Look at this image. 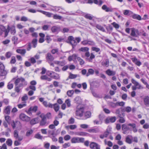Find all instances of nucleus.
Segmentation results:
<instances>
[{"label":"nucleus","instance_id":"obj_1","mask_svg":"<svg viewBox=\"0 0 149 149\" xmlns=\"http://www.w3.org/2000/svg\"><path fill=\"white\" fill-rule=\"evenodd\" d=\"M131 82L133 84H134V85L132 86V89L133 91L131 92V95L132 97H134L136 95V92L134 91L136 90V89H143V87L134 79H132Z\"/></svg>","mask_w":149,"mask_h":149},{"label":"nucleus","instance_id":"obj_2","mask_svg":"<svg viewBox=\"0 0 149 149\" xmlns=\"http://www.w3.org/2000/svg\"><path fill=\"white\" fill-rule=\"evenodd\" d=\"M84 109L85 108L83 107L78 108V106L77 107L75 113V115L77 117V118H79L83 117L85 111Z\"/></svg>","mask_w":149,"mask_h":149},{"label":"nucleus","instance_id":"obj_3","mask_svg":"<svg viewBox=\"0 0 149 149\" xmlns=\"http://www.w3.org/2000/svg\"><path fill=\"white\" fill-rule=\"evenodd\" d=\"M65 42L71 44L73 48L77 45V43L74 39V37L72 36H69L68 37V39L66 40Z\"/></svg>","mask_w":149,"mask_h":149},{"label":"nucleus","instance_id":"obj_4","mask_svg":"<svg viewBox=\"0 0 149 149\" xmlns=\"http://www.w3.org/2000/svg\"><path fill=\"white\" fill-rule=\"evenodd\" d=\"M27 84V82H24L22 84H19V85L15 86V91L16 92L19 93L21 91L23 87L26 85Z\"/></svg>","mask_w":149,"mask_h":149},{"label":"nucleus","instance_id":"obj_5","mask_svg":"<svg viewBox=\"0 0 149 149\" xmlns=\"http://www.w3.org/2000/svg\"><path fill=\"white\" fill-rule=\"evenodd\" d=\"M115 113L118 115V116L120 118L119 120V122L120 123H124L125 121V118L123 117L125 116H123L121 115V113H120V111L119 109H117L116 110Z\"/></svg>","mask_w":149,"mask_h":149},{"label":"nucleus","instance_id":"obj_6","mask_svg":"<svg viewBox=\"0 0 149 149\" xmlns=\"http://www.w3.org/2000/svg\"><path fill=\"white\" fill-rule=\"evenodd\" d=\"M20 119L22 121L29 122L30 120V118L24 113H22L19 115Z\"/></svg>","mask_w":149,"mask_h":149},{"label":"nucleus","instance_id":"obj_7","mask_svg":"<svg viewBox=\"0 0 149 149\" xmlns=\"http://www.w3.org/2000/svg\"><path fill=\"white\" fill-rule=\"evenodd\" d=\"M116 117L115 116L107 117L105 120V122L107 124L110 123H113L116 121Z\"/></svg>","mask_w":149,"mask_h":149},{"label":"nucleus","instance_id":"obj_8","mask_svg":"<svg viewBox=\"0 0 149 149\" xmlns=\"http://www.w3.org/2000/svg\"><path fill=\"white\" fill-rule=\"evenodd\" d=\"M21 82L19 84H22L24 82H27L26 81H25L24 78L21 77L19 78H18L16 79L14 82V84H15V86L17 85H19V83Z\"/></svg>","mask_w":149,"mask_h":149},{"label":"nucleus","instance_id":"obj_9","mask_svg":"<svg viewBox=\"0 0 149 149\" xmlns=\"http://www.w3.org/2000/svg\"><path fill=\"white\" fill-rule=\"evenodd\" d=\"M89 146L90 148L91 149H100V146L94 142H91Z\"/></svg>","mask_w":149,"mask_h":149},{"label":"nucleus","instance_id":"obj_10","mask_svg":"<svg viewBox=\"0 0 149 149\" xmlns=\"http://www.w3.org/2000/svg\"><path fill=\"white\" fill-rule=\"evenodd\" d=\"M51 30L53 33H58L60 31V27L58 26H53L52 27Z\"/></svg>","mask_w":149,"mask_h":149},{"label":"nucleus","instance_id":"obj_11","mask_svg":"<svg viewBox=\"0 0 149 149\" xmlns=\"http://www.w3.org/2000/svg\"><path fill=\"white\" fill-rule=\"evenodd\" d=\"M122 130L123 131V133L125 134L127 133V132L130 130V128L128 126V124H124L122 125Z\"/></svg>","mask_w":149,"mask_h":149},{"label":"nucleus","instance_id":"obj_12","mask_svg":"<svg viewBox=\"0 0 149 149\" xmlns=\"http://www.w3.org/2000/svg\"><path fill=\"white\" fill-rule=\"evenodd\" d=\"M49 123V122L46 121L45 117L41 119L40 123V125L41 126H46L48 125Z\"/></svg>","mask_w":149,"mask_h":149},{"label":"nucleus","instance_id":"obj_13","mask_svg":"<svg viewBox=\"0 0 149 149\" xmlns=\"http://www.w3.org/2000/svg\"><path fill=\"white\" fill-rule=\"evenodd\" d=\"M144 104L147 107H149V96H145L143 98Z\"/></svg>","mask_w":149,"mask_h":149},{"label":"nucleus","instance_id":"obj_14","mask_svg":"<svg viewBox=\"0 0 149 149\" xmlns=\"http://www.w3.org/2000/svg\"><path fill=\"white\" fill-rule=\"evenodd\" d=\"M52 6L54 8V9L52 10L53 11H57L60 13L64 14V13L62 12V10H63V9L61 8L60 7L54 6Z\"/></svg>","mask_w":149,"mask_h":149},{"label":"nucleus","instance_id":"obj_15","mask_svg":"<svg viewBox=\"0 0 149 149\" xmlns=\"http://www.w3.org/2000/svg\"><path fill=\"white\" fill-rule=\"evenodd\" d=\"M84 116L82 118V119H86L90 118L91 116V113L90 111H87L84 113Z\"/></svg>","mask_w":149,"mask_h":149},{"label":"nucleus","instance_id":"obj_16","mask_svg":"<svg viewBox=\"0 0 149 149\" xmlns=\"http://www.w3.org/2000/svg\"><path fill=\"white\" fill-rule=\"evenodd\" d=\"M37 11L42 13L43 14L46 15L47 17H51L52 15H53V13H51L43 10H37Z\"/></svg>","mask_w":149,"mask_h":149},{"label":"nucleus","instance_id":"obj_17","mask_svg":"<svg viewBox=\"0 0 149 149\" xmlns=\"http://www.w3.org/2000/svg\"><path fill=\"white\" fill-rule=\"evenodd\" d=\"M46 58L47 60L50 61H52L54 59L53 56L50 53H48L46 55Z\"/></svg>","mask_w":149,"mask_h":149},{"label":"nucleus","instance_id":"obj_18","mask_svg":"<svg viewBox=\"0 0 149 149\" xmlns=\"http://www.w3.org/2000/svg\"><path fill=\"white\" fill-rule=\"evenodd\" d=\"M132 136L128 135L126 137L125 141L127 143L130 144L132 142Z\"/></svg>","mask_w":149,"mask_h":149},{"label":"nucleus","instance_id":"obj_19","mask_svg":"<svg viewBox=\"0 0 149 149\" xmlns=\"http://www.w3.org/2000/svg\"><path fill=\"white\" fill-rule=\"evenodd\" d=\"M30 121V124L31 125H34L38 123L39 120V118L37 117L34 118Z\"/></svg>","mask_w":149,"mask_h":149},{"label":"nucleus","instance_id":"obj_20","mask_svg":"<svg viewBox=\"0 0 149 149\" xmlns=\"http://www.w3.org/2000/svg\"><path fill=\"white\" fill-rule=\"evenodd\" d=\"M38 109V107L36 106H34L33 108L32 107H30L28 110L26 112L28 113L29 114L31 113V111H33L35 112H36Z\"/></svg>","mask_w":149,"mask_h":149},{"label":"nucleus","instance_id":"obj_21","mask_svg":"<svg viewBox=\"0 0 149 149\" xmlns=\"http://www.w3.org/2000/svg\"><path fill=\"white\" fill-rule=\"evenodd\" d=\"M133 62L135 63L137 65L139 66L141 64V62L138 61L136 58H132Z\"/></svg>","mask_w":149,"mask_h":149},{"label":"nucleus","instance_id":"obj_22","mask_svg":"<svg viewBox=\"0 0 149 149\" xmlns=\"http://www.w3.org/2000/svg\"><path fill=\"white\" fill-rule=\"evenodd\" d=\"M74 101L75 103L79 104H81L82 103L81 100L79 96L76 97L74 99Z\"/></svg>","mask_w":149,"mask_h":149},{"label":"nucleus","instance_id":"obj_23","mask_svg":"<svg viewBox=\"0 0 149 149\" xmlns=\"http://www.w3.org/2000/svg\"><path fill=\"white\" fill-rule=\"evenodd\" d=\"M7 74V71L5 68L1 69L0 70V76H5Z\"/></svg>","mask_w":149,"mask_h":149},{"label":"nucleus","instance_id":"obj_24","mask_svg":"<svg viewBox=\"0 0 149 149\" xmlns=\"http://www.w3.org/2000/svg\"><path fill=\"white\" fill-rule=\"evenodd\" d=\"M106 73L109 76H113L116 74L115 72L111 70L110 69L107 70L106 71Z\"/></svg>","mask_w":149,"mask_h":149},{"label":"nucleus","instance_id":"obj_25","mask_svg":"<svg viewBox=\"0 0 149 149\" xmlns=\"http://www.w3.org/2000/svg\"><path fill=\"white\" fill-rule=\"evenodd\" d=\"M95 27L99 30L103 32H105L106 31L104 28L101 25L99 24L95 25Z\"/></svg>","mask_w":149,"mask_h":149},{"label":"nucleus","instance_id":"obj_26","mask_svg":"<svg viewBox=\"0 0 149 149\" xmlns=\"http://www.w3.org/2000/svg\"><path fill=\"white\" fill-rule=\"evenodd\" d=\"M16 51L17 53L20 54L22 55H24L26 53L25 49H18L16 50Z\"/></svg>","mask_w":149,"mask_h":149},{"label":"nucleus","instance_id":"obj_27","mask_svg":"<svg viewBox=\"0 0 149 149\" xmlns=\"http://www.w3.org/2000/svg\"><path fill=\"white\" fill-rule=\"evenodd\" d=\"M125 107H120L119 109L120 111V113H121V115H122L123 116H125V114L124 112L126 111Z\"/></svg>","mask_w":149,"mask_h":149},{"label":"nucleus","instance_id":"obj_28","mask_svg":"<svg viewBox=\"0 0 149 149\" xmlns=\"http://www.w3.org/2000/svg\"><path fill=\"white\" fill-rule=\"evenodd\" d=\"M102 8L107 12H111L112 11L111 8L107 7V6L105 5H103L102 6Z\"/></svg>","mask_w":149,"mask_h":149},{"label":"nucleus","instance_id":"obj_29","mask_svg":"<svg viewBox=\"0 0 149 149\" xmlns=\"http://www.w3.org/2000/svg\"><path fill=\"white\" fill-rule=\"evenodd\" d=\"M53 75L51 76V77L56 79H60V77L59 75L54 72H52Z\"/></svg>","mask_w":149,"mask_h":149},{"label":"nucleus","instance_id":"obj_30","mask_svg":"<svg viewBox=\"0 0 149 149\" xmlns=\"http://www.w3.org/2000/svg\"><path fill=\"white\" fill-rule=\"evenodd\" d=\"M10 106H8L5 109L4 111V112L7 115H9L10 113Z\"/></svg>","mask_w":149,"mask_h":149},{"label":"nucleus","instance_id":"obj_31","mask_svg":"<svg viewBox=\"0 0 149 149\" xmlns=\"http://www.w3.org/2000/svg\"><path fill=\"white\" fill-rule=\"evenodd\" d=\"M102 65L103 66L108 67L109 66V61L108 59H106L104 61H103L102 62Z\"/></svg>","mask_w":149,"mask_h":149},{"label":"nucleus","instance_id":"obj_32","mask_svg":"<svg viewBox=\"0 0 149 149\" xmlns=\"http://www.w3.org/2000/svg\"><path fill=\"white\" fill-rule=\"evenodd\" d=\"M132 17L134 19H137L140 20L141 19V16L139 15L136 14H134L132 16Z\"/></svg>","mask_w":149,"mask_h":149},{"label":"nucleus","instance_id":"obj_33","mask_svg":"<svg viewBox=\"0 0 149 149\" xmlns=\"http://www.w3.org/2000/svg\"><path fill=\"white\" fill-rule=\"evenodd\" d=\"M95 58V55L93 54V53H91V55L89 58H87L86 59L88 60L89 62H91L92 61V60L93 59Z\"/></svg>","mask_w":149,"mask_h":149},{"label":"nucleus","instance_id":"obj_34","mask_svg":"<svg viewBox=\"0 0 149 149\" xmlns=\"http://www.w3.org/2000/svg\"><path fill=\"white\" fill-rule=\"evenodd\" d=\"M94 73V71L92 69H89L88 70V72L86 74V76L88 77L90 75H92Z\"/></svg>","mask_w":149,"mask_h":149},{"label":"nucleus","instance_id":"obj_35","mask_svg":"<svg viewBox=\"0 0 149 149\" xmlns=\"http://www.w3.org/2000/svg\"><path fill=\"white\" fill-rule=\"evenodd\" d=\"M131 35L133 37H137V35L136 34V33L135 29L134 28H132V29Z\"/></svg>","mask_w":149,"mask_h":149},{"label":"nucleus","instance_id":"obj_36","mask_svg":"<svg viewBox=\"0 0 149 149\" xmlns=\"http://www.w3.org/2000/svg\"><path fill=\"white\" fill-rule=\"evenodd\" d=\"M10 31V26L9 25L7 26V29H6L3 31L5 32V37H6L8 35V33Z\"/></svg>","mask_w":149,"mask_h":149},{"label":"nucleus","instance_id":"obj_37","mask_svg":"<svg viewBox=\"0 0 149 149\" xmlns=\"http://www.w3.org/2000/svg\"><path fill=\"white\" fill-rule=\"evenodd\" d=\"M89 48L88 47H81L79 49V51L82 52H87L88 51Z\"/></svg>","mask_w":149,"mask_h":149},{"label":"nucleus","instance_id":"obj_38","mask_svg":"<svg viewBox=\"0 0 149 149\" xmlns=\"http://www.w3.org/2000/svg\"><path fill=\"white\" fill-rule=\"evenodd\" d=\"M37 39L35 38L33 39L32 41V43L33 45V47L35 48L37 45Z\"/></svg>","mask_w":149,"mask_h":149},{"label":"nucleus","instance_id":"obj_39","mask_svg":"<svg viewBox=\"0 0 149 149\" xmlns=\"http://www.w3.org/2000/svg\"><path fill=\"white\" fill-rule=\"evenodd\" d=\"M53 17L54 19L60 20L62 18L61 16L59 15L56 14L54 15Z\"/></svg>","mask_w":149,"mask_h":149},{"label":"nucleus","instance_id":"obj_40","mask_svg":"<svg viewBox=\"0 0 149 149\" xmlns=\"http://www.w3.org/2000/svg\"><path fill=\"white\" fill-rule=\"evenodd\" d=\"M84 17L86 19L89 20H92L93 19V17L91 14H86L84 15Z\"/></svg>","mask_w":149,"mask_h":149},{"label":"nucleus","instance_id":"obj_41","mask_svg":"<svg viewBox=\"0 0 149 149\" xmlns=\"http://www.w3.org/2000/svg\"><path fill=\"white\" fill-rule=\"evenodd\" d=\"M74 93V91L73 90H69L67 91V94L70 97H72Z\"/></svg>","mask_w":149,"mask_h":149},{"label":"nucleus","instance_id":"obj_42","mask_svg":"<svg viewBox=\"0 0 149 149\" xmlns=\"http://www.w3.org/2000/svg\"><path fill=\"white\" fill-rule=\"evenodd\" d=\"M71 142L72 143H78V137L73 138L71 140Z\"/></svg>","mask_w":149,"mask_h":149},{"label":"nucleus","instance_id":"obj_43","mask_svg":"<svg viewBox=\"0 0 149 149\" xmlns=\"http://www.w3.org/2000/svg\"><path fill=\"white\" fill-rule=\"evenodd\" d=\"M110 130H109L108 129H107L106 131L104 132V134L105 137H107L108 135L110 134Z\"/></svg>","mask_w":149,"mask_h":149},{"label":"nucleus","instance_id":"obj_44","mask_svg":"<svg viewBox=\"0 0 149 149\" xmlns=\"http://www.w3.org/2000/svg\"><path fill=\"white\" fill-rule=\"evenodd\" d=\"M10 30L11 34L14 33H15L16 32L15 26H12L10 27Z\"/></svg>","mask_w":149,"mask_h":149},{"label":"nucleus","instance_id":"obj_45","mask_svg":"<svg viewBox=\"0 0 149 149\" xmlns=\"http://www.w3.org/2000/svg\"><path fill=\"white\" fill-rule=\"evenodd\" d=\"M53 108L56 112H57L59 109V106L57 103L54 104Z\"/></svg>","mask_w":149,"mask_h":149},{"label":"nucleus","instance_id":"obj_46","mask_svg":"<svg viewBox=\"0 0 149 149\" xmlns=\"http://www.w3.org/2000/svg\"><path fill=\"white\" fill-rule=\"evenodd\" d=\"M45 40L47 41V43H49L51 41L52 39L51 38L49 35H47L46 36Z\"/></svg>","mask_w":149,"mask_h":149},{"label":"nucleus","instance_id":"obj_47","mask_svg":"<svg viewBox=\"0 0 149 149\" xmlns=\"http://www.w3.org/2000/svg\"><path fill=\"white\" fill-rule=\"evenodd\" d=\"M6 143L7 145L9 146H11L12 144V141L11 139H8L6 141Z\"/></svg>","mask_w":149,"mask_h":149},{"label":"nucleus","instance_id":"obj_48","mask_svg":"<svg viewBox=\"0 0 149 149\" xmlns=\"http://www.w3.org/2000/svg\"><path fill=\"white\" fill-rule=\"evenodd\" d=\"M12 55L11 52H8L5 54V56L7 58H8L10 57Z\"/></svg>","mask_w":149,"mask_h":149},{"label":"nucleus","instance_id":"obj_49","mask_svg":"<svg viewBox=\"0 0 149 149\" xmlns=\"http://www.w3.org/2000/svg\"><path fill=\"white\" fill-rule=\"evenodd\" d=\"M14 137L16 139H17L18 138L19 135L17 131L16 130H15L14 132Z\"/></svg>","mask_w":149,"mask_h":149},{"label":"nucleus","instance_id":"obj_50","mask_svg":"<svg viewBox=\"0 0 149 149\" xmlns=\"http://www.w3.org/2000/svg\"><path fill=\"white\" fill-rule=\"evenodd\" d=\"M111 24L116 29H118L119 28V25L115 22H113Z\"/></svg>","mask_w":149,"mask_h":149},{"label":"nucleus","instance_id":"obj_51","mask_svg":"<svg viewBox=\"0 0 149 149\" xmlns=\"http://www.w3.org/2000/svg\"><path fill=\"white\" fill-rule=\"evenodd\" d=\"M77 77V75L76 74H73L71 73H70V75L69 76V77L70 79H73Z\"/></svg>","mask_w":149,"mask_h":149},{"label":"nucleus","instance_id":"obj_52","mask_svg":"<svg viewBox=\"0 0 149 149\" xmlns=\"http://www.w3.org/2000/svg\"><path fill=\"white\" fill-rule=\"evenodd\" d=\"M77 60L79 62V64L80 65H82L84 64V61L81 58H77Z\"/></svg>","mask_w":149,"mask_h":149},{"label":"nucleus","instance_id":"obj_53","mask_svg":"<svg viewBox=\"0 0 149 149\" xmlns=\"http://www.w3.org/2000/svg\"><path fill=\"white\" fill-rule=\"evenodd\" d=\"M13 84L10 83V82L8 83L7 87L8 89L10 90L13 88Z\"/></svg>","mask_w":149,"mask_h":149},{"label":"nucleus","instance_id":"obj_54","mask_svg":"<svg viewBox=\"0 0 149 149\" xmlns=\"http://www.w3.org/2000/svg\"><path fill=\"white\" fill-rule=\"evenodd\" d=\"M110 105L113 108H116L117 107L116 102L115 103L113 102H111L109 103Z\"/></svg>","mask_w":149,"mask_h":149},{"label":"nucleus","instance_id":"obj_55","mask_svg":"<svg viewBox=\"0 0 149 149\" xmlns=\"http://www.w3.org/2000/svg\"><path fill=\"white\" fill-rule=\"evenodd\" d=\"M87 134V133L85 132H78L77 135L79 136H86V135Z\"/></svg>","mask_w":149,"mask_h":149},{"label":"nucleus","instance_id":"obj_56","mask_svg":"<svg viewBox=\"0 0 149 149\" xmlns=\"http://www.w3.org/2000/svg\"><path fill=\"white\" fill-rule=\"evenodd\" d=\"M74 122V119L72 118L71 117L70 119L68 120V123L69 124H72Z\"/></svg>","mask_w":149,"mask_h":149},{"label":"nucleus","instance_id":"obj_57","mask_svg":"<svg viewBox=\"0 0 149 149\" xmlns=\"http://www.w3.org/2000/svg\"><path fill=\"white\" fill-rule=\"evenodd\" d=\"M5 120L8 123H10V117L9 116H5Z\"/></svg>","mask_w":149,"mask_h":149},{"label":"nucleus","instance_id":"obj_58","mask_svg":"<svg viewBox=\"0 0 149 149\" xmlns=\"http://www.w3.org/2000/svg\"><path fill=\"white\" fill-rule=\"evenodd\" d=\"M34 137L36 138L40 139H42V136H41L40 134L38 133L35 134Z\"/></svg>","mask_w":149,"mask_h":149},{"label":"nucleus","instance_id":"obj_59","mask_svg":"<svg viewBox=\"0 0 149 149\" xmlns=\"http://www.w3.org/2000/svg\"><path fill=\"white\" fill-rule=\"evenodd\" d=\"M16 61L15 57L14 56L12 57L11 60L10 61V63L11 64H14L15 63Z\"/></svg>","mask_w":149,"mask_h":149},{"label":"nucleus","instance_id":"obj_60","mask_svg":"<svg viewBox=\"0 0 149 149\" xmlns=\"http://www.w3.org/2000/svg\"><path fill=\"white\" fill-rule=\"evenodd\" d=\"M92 50L93 51H95L97 52H98L100 51V48L95 47H92Z\"/></svg>","mask_w":149,"mask_h":149},{"label":"nucleus","instance_id":"obj_61","mask_svg":"<svg viewBox=\"0 0 149 149\" xmlns=\"http://www.w3.org/2000/svg\"><path fill=\"white\" fill-rule=\"evenodd\" d=\"M65 102L66 104L68 107H70V101L69 99L66 100L65 101Z\"/></svg>","mask_w":149,"mask_h":149},{"label":"nucleus","instance_id":"obj_62","mask_svg":"<svg viewBox=\"0 0 149 149\" xmlns=\"http://www.w3.org/2000/svg\"><path fill=\"white\" fill-rule=\"evenodd\" d=\"M78 143H84V139L82 137H78Z\"/></svg>","mask_w":149,"mask_h":149},{"label":"nucleus","instance_id":"obj_63","mask_svg":"<svg viewBox=\"0 0 149 149\" xmlns=\"http://www.w3.org/2000/svg\"><path fill=\"white\" fill-rule=\"evenodd\" d=\"M33 132V131L31 130H28L26 132V136H30Z\"/></svg>","mask_w":149,"mask_h":149},{"label":"nucleus","instance_id":"obj_64","mask_svg":"<svg viewBox=\"0 0 149 149\" xmlns=\"http://www.w3.org/2000/svg\"><path fill=\"white\" fill-rule=\"evenodd\" d=\"M17 38L15 36H14L12 38V40L14 42V44L17 43Z\"/></svg>","mask_w":149,"mask_h":149}]
</instances>
